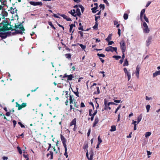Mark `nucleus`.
<instances>
[{"instance_id":"34","label":"nucleus","mask_w":160,"mask_h":160,"mask_svg":"<svg viewBox=\"0 0 160 160\" xmlns=\"http://www.w3.org/2000/svg\"><path fill=\"white\" fill-rule=\"evenodd\" d=\"M98 144H100V143H101L102 142V139L100 138V136H99L98 137Z\"/></svg>"},{"instance_id":"63","label":"nucleus","mask_w":160,"mask_h":160,"mask_svg":"<svg viewBox=\"0 0 160 160\" xmlns=\"http://www.w3.org/2000/svg\"><path fill=\"white\" fill-rule=\"evenodd\" d=\"M6 115L7 116H9L10 115V112H7L6 114Z\"/></svg>"},{"instance_id":"22","label":"nucleus","mask_w":160,"mask_h":160,"mask_svg":"<svg viewBox=\"0 0 160 160\" xmlns=\"http://www.w3.org/2000/svg\"><path fill=\"white\" fill-rule=\"evenodd\" d=\"M75 24H71L70 25L69 32H73V31H72V28L73 27H75Z\"/></svg>"},{"instance_id":"13","label":"nucleus","mask_w":160,"mask_h":160,"mask_svg":"<svg viewBox=\"0 0 160 160\" xmlns=\"http://www.w3.org/2000/svg\"><path fill=\"white\" fill-rule=\"evenodd\" d=\"M61 141H62V142L63 143V145L66 144V139L64 138V137L62 135H61Z\"/></svg>"},{"instance_id":"20","label":"nucleus","mask_w":160,"mask_h":160,"mask_svg":"<svg viewBox=\"0 0 160 160\" xmlns=\"http://www.w3.org/2000/svg\"><path fill=\"white\" fill-rule=\"evenodd\" d=\"M160 75V70L159 71L153 73V77H155L158 75Z\"/></svg>"},{"instance_id":"18","label":"nucleus","mask_w":160,"mask_h":160,"mask_svg":"<svg viewBox=\"0 0 160 160\" xmlns=\"http://www.w3.org/2000/svg\"><path fill=\"white\" fill-rule=\"evenodd\" d=\"M69 12L72 14V16L76 17V11L75 9H73Z\"/></svg>"},{"instance_id":"8","label":"nucleus","mask_w":160,"mask_h":160,"mask_svg":"<svg viewBox=\"0 0 160 160\" xmlns=\"http://www.w3.org/2000/svg\"><path fill=\"white\" fill-rule=\"evenodd\" d=\"M123 70L125 74L127 76L128 80L129 81L130 79L131 78V73L130 72L128 71L126 68H124Z\"/></svg>"},{"instance_id":"10","label":"nucleus","mask_w":160,"mask_h":160,"mask_svg":"<svg viewBox=\"0 0 160 160\" xmlns=\"http://www.w3.org/2000/svg\"><path fill=\"white\" fill-rule=\"evenodd\" d=\"M140 68V67L139 65H138L136 68L135 74L136 76L138 78L139 77V74Z\"/></svg>"},{"instance_id":"33","label":"nucleus","mask_w":160,"mask_h":160,"mask_svg":"<svg viewBox=\"0 0 160 160\" xmlns=\"http://www.w3.org/2000/svg\"><path fill=\"white\" fill-rule=\"evenodd\" d=\"M66 57L68 58H71V56L70 54L68 53L65 55Z\"/></svg>"},{"instance_id":"16","label":"nucleus","mask_w":160,"mask_h":160,"mask_svg":"<svg viewBox=\"0 0 160 160\" xmlns=\"http://www.w3.org/2000/svg\"><path fill=\"white\" fill-rule=\"evenodd\" d=\"M76 118L74 119L70 123V126H72L73 125H74L75 126L76 125Z\"/></svg>"},{"instance_id":"61","label":"nucleus","mask_w":160,"mask_h":160,"mask_svg":"<svg viewBox=\"0 0 160 160\" xmlns=\"http://www.w3.org/2000/svg\"><path fill=\"white\" fill-rule=\"evenodd\" d=\"M85 107L84 103L83 102H81V107Z\"/></svg>"},{"instance_id":"46","label":"nucleus","mask_w":160,"mask_h":160,"mask_svg":"<svg viewBox=\"0 0 160 160\" xmlns=\"http://www.w3.org/2000/svg\"><path fill=\"white\" fill-rule=\"evenodd\" d=\"M121 106V105H119L116 109V110L115 112V113H116L117 112L118 110L120 108Z\"/></svg>"},{"instance_id":"7","label":"nucleus","mask_w":160,"mask_h":160,"mask_svg":"<svg viewBox=\"0 0 160 160\" xmlns=\"http://www.w3.org/2000/svg\"><path fill=\"white\" fill-rule=\"evenodd\" d=\"M105 50L108 52L111 51L113 52L114 51L116 52L117 48L116 47H113L112 46L107 47L105 49Z\"/></svg>"},{"instance_id":"25","label":"nucleus","mask_w":160,"mask_h":160,"mask_svg":"<svg viewBox=\"0 0 160 160\" xmlns=\"http://www.w3.org/2000/svg\"><path fill=\"white\" fill-rule=\"evenodd\" d=\"M116 130V127L115 126L113 125L111 126V129L110 131L111 132H113Z\"/></svg>"},{"instance_id":"17","label":"nucleus","mask_w":160,"mask_h":160,"mask_svg":"<svg viewBox=\"0 0 160 160\" xmlns=\"http://www.w3.org/2000/svg\"><path fill=\"white\" fill-rule=\"evenodd\" d=\"M145 12V9H143L142 10L140 13V18L141 20H142V17L144 16V15L145 14L144 13Z\"/></svg>"},{"instance_id":"40","label":"nucleus","mask_w":160,"mask_h":160,"mask_svg":"<svg viewBox=\"0 0 160 160\" xmlns=\"http://www.w3.org/2000/svg\"><path fill=\"white\" fill-rule=\"evenodd\" d=\"M70 103L71 104L73 103V100L72 99V97L70 95Z\"/></svg>"},{"instance_id":"60","label":"nucleus","mask_w":160,"mask_h":160,"mask_svg":"<svg viewBox=\"0 0 160 160\" xmlns=\"http://www.w3.org/2000/svg\"><path fill=\"white\" fill-rule=\"evenodd\" d=\"M8 158L7 157L4 156L2 157V159L4 160H7L8 159Z\"/></svg>"},{"instance_id":"56","label":"nucleus","mask_w":160,"mask_h":160,"mask_svg":"<svg viewBox=\"0 0 160 160\" xmlns=\"http://www.w3.org/2000/svg\"><path fill=\"white\" fill-rule=\"evenodd\" d=\"M92 109H90L89 111V115L90 116H91L92 115Z\"/></svg>"},{"instance_id":"23","label":"nucleus","mask_w":160,"mask_h":160,"mask_svg":"<svg viewBox=\"0 0 160 160\" xmlns=\"http://www.w3.org/2000/svg\"><path fill=\"white\" fill-rule=\"evenodd\" d=\"M98 8V6H95L94 7V8H92L91 9V10H92V11L93 13H95L96 12L98 11L97 10V9Z\"/></svg>"},{"instance_id":"14","label":"nucleus","mask_w":160,"mask_h":160,"mask_svg":"<svg viewBox=\"0 0 160 160\" xmlns=\"http://www.w3.org/2000/svg\"><path fill=\"white\" fill-rule=\"evenodd\" d=\"M99 122V119L98 117H96L95 120L93 125V127H95L96 126V124Z\"/></svg>"},{"instance_id":"2","label":"nucleus","mask_w":160,"mask_h":160,"mask_svg":"<svg viewBox=\"0 0 160 160\" xmlns=\"http://www.w3.org/2000/svg\"><path fill=\"white\" fill-rule=\"evenodd\" d=\"M15 30L14 32H12L13 35H15V34H22L24 31V29L21 23H17L15 24V26L14 28Z\"/></svg>"},{"instance_id":"45","label":"nucleus","mask_w":160,"mask_h":160,"mask_svg":"<svg viewBox=\"0 0 160 160\" xmlns=\"http://www.w3.org/2000/svg\"><path fill=\"white\" fill-rule=\"evenodd\" d=\"M29 3L31 5H33V6H36L35 2L30 1L29 2Z\"/></svg>"},{"instance_id":"44","label":"nucleus","mask_w":160,"mask_h":160,"mask_svg":"<svg viewBox=\"0 0 160 160\" xmlns=\"http://www.w3.org/2000/svg\"><path fill=\"white\" fill-rule=\"evenodd\" d=\"M99 7L100 9H102V10H103L104 9V5L103 4H101L99 5Z\"/></svg>"},{"instance_id":"43","label":"nucleus","mask_w":160,"mask_h":160,"mask_svg":"<svg viewBox=\"0 0 160 160\" xmlns=\"http://www.w3.org/2000/svg\"><path fill=\"white\" fill-rule=\"evenodd\" d=\"M98 24L97 22H96L95 25L93 27V28L94 29H97L98 28Z\"/></svg>"},{"instance_id":"35","label":"nucleus","mask_w":160,"mask_h":160,"mask_svg":"<svg viewBox=\"0 0 160 160\" xmlns=\"http://www.w3.org/2000/svg\"><path fill=\"white\" fill-rule=\"evenodd\" d=\"M150 108V106L149 105H148L146 106V108L147 109V112H148Z\"/></svg>"},{"instance_id":"19","label":"nucleus","mask_w":160,"mask_h":160,"mask_svg":"<svg viewBox=\"0 0 160 160\" xmlns=\"http://www.w3.org/2000/svg\"><path fill=\"white\" fill-rule=\"evenodd\" d=\"M80 9L79 8H77L76 11V16L77 15L78 16H80L81 15V14L80 12Z\"/></svg>"},{"instance_id":"54","label":"nucleus","mask_w":160,"mask_h":160,"mask_svg":"<svg viewBox=\"0 0 160 160\" xmlns=\"http://www.w3.org/2000/svg\"><path fill=\"white\" fill-rule=\"evenodd\" d=\"M114 102L117 103H119L121 102V101L119 100H114Z\"/></svg>"},{"instance_id":"55","label":"nucleus","mask_w":160,"mask_h":160,"mask_svg":"<svg viewBox=\"0 0 160 160\" xmlns=\"http://www.w3.org/2000/svg\"><path fill=\"white\" fill-rule=\"evenodd\" d=\"M88 148V145L87 144H86V145H84V146L83 147V148L84 149H87Z\"/></svg>"},{"instance_id":"48","label":"nucleus","mask_w":160,"mask_h":160,"mask_svg":"<svg viewBox=\"0 0 160 160\" xmlns=\"http://www.w3.org/2000/svg\"><path fill=\"white\" fill-rule=\"evenodd\" d=\"M63 146H64L65 148V152H67V145L66 144H64L63 145Z\"/></svg>"},{"instance_id":"39","label":"nucleus","mask_w":160,"mask_h":160,"mask_svg":"<svg viewBox=\"0 0 160 160\" xmlns=\"http://www.w3.org/2000/svg\"><path fill=\"white\" fill-rule=\"evenodd\" d=\"M79 46L81 47L82 49L83 50L85 49L86 47L85 45H83L82 44H79Z\"/></svg>"},{"instance_id":"27","label":"nucleus","mask_w":160,"mask_h":160,"mask_svg":"<svg viewBox=\"0 0 160 160\" xmlns=\"http://www.w3.org/2000/svg\"><path fill=\"white\" fill-rule=\"evenodd\" d=\"M142 118V115H140L138 118L137 124L139 123L141 121Z\"/></svg>"},{"instance_id":"6","label":"nucleus","mask_w":160,"mask_h":160,"mask_svg":"<svg viewBox=\"0 0 160 160\" xmlns=\"http://www.w3.org/2000/svg\"><path fill=\"white\" fill-rule=\"evenodd\" d=\"M144 28L143 29V32L145 33H149L150 30L149 29L147 24L145 22H144L143 24Z\"/></svg>"},{"instance_id":"30","label":"nucleus","mask_w":160,"mask_h":160,"mask_svg":"<svg viewBox=\"0 0 160 160\" xmlns=\"http://www.w3.org/2000/svg\"><path fill=\"white\" fill-rule=\"evenodd\" d=\"M128 62L127 59H125V61L123 63V66H128Z\"/></svg>"},{"instance_id":"5","label":"nucleus","mask_w":160,"mask_h":160,"mask_svg":"<svg viewBox=\"0 0 160 160\" xmlns=\"http://www.w3.org/2000/svg\"><path fill=\"white\" fill-rule=\"evenodd\" d=\"M120 48L122 52H125L126 51V44L124 41H122L120 43Z\"/></svg>"},{"instance_id":"4","label":"nucleus","mask_w":160,"mask_h":160,"mask_svg":"<svg viewBox=\"0 0 160 160\" xmlns=\"http://www.w3.org/2000/svg\"><path fill=\"white\" fill-rule=\"evenodd\" d=\"M86 156L89 160H93V152L92 150H91L89 152V154L88 150L86 153Z\"/></svg>"},{"instance_id":"64","label":"nucleus","mask_w":160,"mask_h":160,"mask_svg":"<svg viewBox=\"0 0 160 160\" xmlns=\"http://www.w3.org/2000/svg\"><path fill=\"white\" fill-rule=\"evenodd\" d=\"M64 155L66 156V158H67L68 157V155L67 153V152H65Z\"/></svg>"},{"instance_id":"12","label":"nucleus","mask_w":160,"mask_h":160,"mask_svg":"<svg viewBox=\"0 0 160 160\" xmlns=\"http://www.w3.org/2000/svg\"><path fill=\"white\" fill-rule=\"evenodd\" d=\"M151 37H150L148 38L147 40L146 41V45L147 46H149V45L150 44L151 42Z\"/></svg>"},{"instance_id":"49","label":"nucleus","mask_w":160,"mask_h":160,"mask_svg":"<svg viewBox=\"0 0 160 160\" xmlns=\"http://www.w3.org/2000/svg\"><path fill=\"white\" fill-rule=\"evenodd\" d=\"M18 124L20 126L21 128H24V126L22 124V123L20 122H18Z\"/></svg>"},{"instance_id":"41","label":"nucleus","mask_w":160,"mask_h":160,"mask_svg":"<svg viewBox=\"0 0 160 160\" xmlns=\"http://www.w3.org/2000/svg\"><path fill=\"white\" fill-rule=\"evenodd\" d=\"M97 55L98 56V57H103V58H104V57H105V55L104 54H99V53H98L97 54Z\"/></svg>"},{"instance_id":"29","label":"nucleus","mask_w":160,"mask_h":160,"mask_svg":"<svg viewBox=\"0 0 160 160\" xmlns=\"http://www.w3.org/2000/svg\"><path fill=\"white\" fill-rule=\"evenodd\" d=\"M68 80H71L72 79V78H73V76L72 74H70L69 75H68Z\"/></svg>"},{"instance_id":"9","label":"nucleus","mask_w":160,"mask_h":160,"mask_svg":"<svg viewBox=\"0 0 160 160\" xmlns=\"http://www.w3.org/2000/svg\"><path fill=\"white\" fill-rule=\"evenodd\" d=\"M16 106L18 107V110H21L22 108L25 107L26 106V103H23L21 105L18 104V102H16Z\"/></svg>"},{"instance_id":"58","label":"nucleus","mask_w":160,"mask_h":160,"mask_svg":"<svg viewBox=\"0 0 160 160\" xmlns=\"http://www.w3.org/2000/svg\"><path fill=\"white\" fill-rule=\"evenodd\" d=\"M48 24L50 26L52 27H53V25L52 24V23L51 22H48Z\"/></svg>"},{"instance_id":"28","label":"nucleus","mask_w":160,"mask_h":160,"mask_svg":"<svg viewBox=\"0 0 160 160\" xmlns=\"http://www.w3.org/2000/svg\"><path fill=\"white\" fill-rule=\"evenodd\" d=\"M96 88H97V91L95 92H94V94H98L100 92L99 88V87H97Z\"/></svg>"},{"instance_id":"24","label":"nucleus","mask_w":160,"mask_h":160,"mask_svg":"<svg viewBox=\"0 0 160 160\" xmlns=\"http://www.w3.org/2000/svg\"><path fill=\"white\" fill-rule=\"evenodd\" d=\"M49 152H50V153H48L47 154V157H48L50 155L51 159H52L53 155V152L51 151H50Z\"/></svg>"},{"instance_id":"38","label":"nucleus","mask_w":160,"mask_h":160,"mask_svg":"<svg viewBox=\"0 0 160 160\" xmlns=\"http://www.w3.org/2000/svg\"><path fill=\"white\" fill-rule=\"evenodd\" d=\"M35 4L36 6L37 5H42V3L41 2H35Z\"/></svg>"},{"instance_id":"3","label":"nucleus","mask_w":160,"mask_h":160,"mask_svg":"<svg viewBox=\"0 0 160 160\" xmlns=\"http://www.w3.org/2000/svg\"><path fill=\"white\" fill-rule=\"evenodd\" d=\"M0 19H4L5 18L7 17L8 15V13L4 10H0Z\"/></svg>"},{"instance_id":"42","label":"nucleus","mask_w":160,"mask_h":160,"mask_svg":"<svg viewBox=\"0 0 160 160\" xmlns=\"http://www.w3.org/2000/svg\"><path fill=\"white\" fill-rule=\"evenodd\" d=\"M144 17V20H145V21L147 22H149V21H148V18L146 16V15H145V14H144V16H143Z\"/></svg>"},{"instance_id":"26","label":"nucleus","mask_w":160,"mask_h":160,"mask_svg":"<svg viewBox=\"0 0 160 160\" xmlns=\"http://www.w3.org/2000/svg\"><path fill=\"white\" fill-rule=\"evenodd\" d=\"M151 133L150 132H147L145 133V137L146 138H148L151 135Z\"/></svg>"},{"instance_id":"11","label":"nucleus","mask_w":160,"mask_h":160,"mask_svg":"<svg viewBox=\"0 0 160 160\" xmlns=\"http://www.w3.org/2000/svg\"><path fill=\"white\" fill-rule=\"evenodd\" d=\"M9 11H10V12L12 14H13L15 13H17V9L15 8H12L11 7L10 8V10H9Z\"/></svg>"},{"instance_id":"62","label":"nucleus","mask_w":160,"mask_h":160,"mask_svg":"<svg viewBox=\"0 0 160 160\" xmlns=\"http://www.w3.org/2000/svg\"><path fill=\"white\" fill-rule=\"evenodd\" d=\"M74 93L76 95V96H77V97H78L79 96L78 95L79 92H78V91L76 92H74Z\"/></svg>"},{"instance_id":"47","label":"nucleus","mask_w":160,"mask_h":160,"mask_svg":"<svg viewBox=\"0 0 160 160\" xmlns=\"http://www.w3.org/2000/svg\"><path fill=\"white\" fill-rule=\"evenodd\" d=\"M112 104V105H115L116 104L113 102H109L108 103V105H110Z\"/></svg>"},{"instance_id":"21","label":"nucleus","mask_w":160,"mask_h":160,"mask_svg":"<svg viewBox=\"0 0 160 160\" xmlns=\"http://www.w3.org/2000/svg\"><path fill=\"white\" fill-rule=\"evenodd\" d=\"M61 16L63 17L64 18L66 19L68 21H71V19L70 18H68L67 16L65 15H62Z\"/></svg>"},{"instance_id":"53","label":"nucleus","mask_w":160,"mask_h":160,"mask_svg":"<svg viewBox=\"0 0 160 160\" xmlns=\"http://www.w3.org/2000/svg\"><path fill=\"white\" fill-rule=\"evenodd\" d=\"M151 3V2L150 1L148 2L147 4L146 5V7H148L149 5Z\"/></svg>"},{"instance_id":"1","label":"nucleus","mask_w":160,"mask_h":160,"mask_svg":"<svg viewBox=\"0 0 160 160\" xmlns=\"http://www.w3.org/2000/svg\"><path fill=\"white\" fill-rule=\"evenodd\" d=\"M9 23V21L6 18V20L3 21L0 23V31H5L6 30H13Z\"/></svg>"},{"instance_id":"36","label":"nucleus","mask_w":160,"mask_h":160,"mask_svg":"<svg viewBox=\"0 0 160 160\" xmlns=\"http://www.w3.org/2000/svg\"><path fill=\"white\" fill-rule=\"evenodd\" d=\"M17 149L19 152V153L21 154H22V151L21 149L19 147H17Z\"/></svg>"},{"instance_id":"37","label":"nucleus","mask_w":160,"mask_h":160,"mask_svg":"<svg viewBox=\"0 0 160 160\" xmlns=\"http://www.w3.org/2000/svg\"><path fill=\"white\" fill-rule=\"evenodd\" d=\"M111 39V36L110 34H109L108 38L106 39L107 41H109Z\"/></svg>"},{"instance_id":"51","label":"nucleus","mask_w":160,"mask_h":160,"mask_svg":"<svg viewBox=\"0 0 160 160\" xmlns=\"http://www.w3.org/2000/svg\"><path fill=\"white\" fill-rule=\"evenodd\" d=\"M118 34L119 35V36H120L121 35V30L120 29L118 28Z\"/></svg>"},{"instance_id":"50","label":"nucleus","mask_w":160,"mask_h":160,"mask_svg":"<svg viewBox=\"0 0 160 160\" xmlns=\"http://www.w3.org/2000/svg\"><path fill=\"white\" fill-rule=\"evenodd\" d=\"M12 122L13 124L14 127H15L16 124H17V122L15 120H13L12 121Z\"/></svg>"},{"instance_id":"52","label":"nucleus","mask_w":160,"mask_h":160,"mask_svg":"<svg viewBox=\"0 0 160 160\" xmlns=\"http://www.w3.org/2000/svg\"><path fill=\"white\" fill-rule=\"evenodd\" d=\"M91 132V129H89L88 133H87V135L88 137H89L90 135V133Z\"/></svg>"},{"instance_id":"59","label":"nucleus","mask_w":160,"mask_h":160,"mask_svg":"<svg viewBox=\"0 0 160 160\" xmlns=\"http://www.w3.org/2000/svg\"><path fill=\"white\" fill-rule=\"evenodd\" d=\"M118 118L117 120V122H119L120 120V113H119L118 116Z\"/></svg>"},{"instance_id":"31","label":"nucleus","mask_w":160,"mask_h":160,"mask_svg":"<svg viewBox=\"0 0 160 160\" xmlns=\"http://www.w3.org/2000/svg\"><path fill=\"white\" fill-rule=\"evenodd\" d=\"M112 57L115 58L116 60H118L121 58V57L120 56H113Z\"/></svg>"},{"instance_id":"57","label":"nucleus","mask_w":160,"mask_h":160,"mask_svg":"<svg viewBox=\"0 0 160 160\" xmlns=\"http://www.w3.org/2000/svg\"><path fill=\"white\" fill-rule=\"evenodd\" d=\"M113 43H114V42L112 41L109 42L108 45H112Z\"/></svg>"},{"instance_id":"32","label":"nucleus","mask_w":160,"mask_h":160,"mask_svg":"<svg viewBox=\"0 0 160 160\" xmlns=\"http://www.w3.org/2000/svg\"><path fill=\"white\" fill-rule=\"evenodd\" d=\"M123 18L124 19L127 20L128 18V15L127 13H124L123 15Z\"/></svg>"},{"instance_id":"15","label":"nucleus","mask_w":160,"mask_h":160,"mask_svg":"<svg viewBox=\"0 0 160 160\" xmlns=\"http://www.w3.org/2000/svg\"><path fill=\"white\" fill-rule=\"evenodd\" d=\"M108 105V103L106 101L104 102V105H105V107L104 108V109L105 110H107L108 109L109 110H110L111 109V108L109 107V105H108V106L107 105Z\"/></svg>"}]
</instances>
